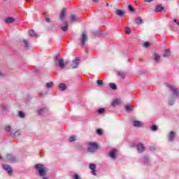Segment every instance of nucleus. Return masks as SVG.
Listing matches in <instances>:
<instances>
[{
	"instance_id": "1",
	"label": "nucleus",
	"mask_w": 179,
	"mask_h": 179,
	"mask_svg": "<svg viewBox=\"0 0 179 179\" xmlns=\"http://www.w3.org/2000/svg\"><path fill=\"white\" fill-rule=\"evenodd\" d=\"M35 169L38 171L40 177H45L48 168L44 166L42 164H37L35 165Z\"/></svg>"
},
{
	"instance_id": "2",
	"label": "nucleus",
	"mask_w": 179,
	"mask_h": 179,
	"mask_svg": "<svg viewBox=\"0 0 179 179\" xmlns=\"http://www.w3.org/2000/svg\"><path fill=\"white\" fill-rule=\"evenodd\" d=\"M55 64H58V66H59L60 69H65L66 65H68L69 64V60H66L65 62H64V59L61 58L59 59V55H56L55 56L54 59Z\"/></svg>"
},
{
	"instance_id": "3",
	"label": "nucleus",
	"mask_w": 179,
	"mask_h": 179,
	"mask_svg": "<svg viewBox=\"0 0 179 179\" xmlns=\"http://www.w3.org/2000/svg\"><path fill=\"white\" fill-rule=\"evenodd\" d=\"M87 146V150L91 153H94V152L97 151V150L100 148L99 147V144L94 142H88Z\"/></svg>"
},
{
	"instance_id": "4",
	"label": "nucleus",
	"mask_w": 179,
	"mask_h": 179,
	"mask_svg": "<svg viewBox=\"0 0 179 179\" xmlns=\"http://www.w3.org/2000/svg\"><path fill=\"white\" fill-rule=\"evenodd\" d=\"M6 161L10 162V163H17L19 158L12 154H8L6 155Z\"/></svg>"
},
{
	"instance_id": "5",
	"label": "nucleus",
	"mask_w": 179,
	"mask_h": 179,
	"mask_svg": "<svg viewBox=\"0 0 179 179\" xmlns=\"http://www.w3.org/2000/svg\"><path fill=\"white\" fill-rule=\"evenodd\" d=\"M165 86H166L167 87H169V89H171L173 93V94H175L176 96V97H179V92L177 88H176V87L169 84V83H165Z\"/></svg>"
},
{
	"instance_id": "6",
	"label": "nucleus",
	"mask_w": 179,
	"mask_h": 179,
	"mask_svg": "<svg viewBox=\"0 0 179 179\" xmlns=\"http://www.w3.org/2000/svg\"><path fill=\"white\" fill-rule=\"evenodd\" d=\"M80 44L83 47L85 45L86 42L87 41V34L86 32H83L81 38H80Z\"/></svg>"
},
{
	"instance_id": "7",
	"label": "nucleus",
	"mask_w": 179,
	"mask_h": 179,
	"mask_svg": "<svg viewBox=\"0 0 179 179\" xmlns=\"http://www.w3.org/2000/svg\"><path fill=\"white\" fill-rule=\"evenodd\" d=\"M66 15V8H63L59 15V19L62 22L65 20V16Z\"/></svg>"
},
{
	"instance_id": "8",
	"label": "nucleus",
	"mask_w": 179,
	"mask_h": 179,
	"mask_svg": "<svg viewBox=\"0 0 179 179\" xmlns=\"http://www.w3.org/2000/svg\"><path fill=\"white\" fill-rule=\"evenodd\" d=\"M109 156L111 157L113 160H115L117 159V150L113 149L109 152Z\"/></svg>"
},
{
	"instance_id": "9",
	"label": "nucleus",
	"mask_w": 179,
	"mask_h": 179,
	"mask_svg": "<svg viewBox=\"0 0 179 179\" xmlns=\"http://www.w3.org/2000/svg\"><path fill=\"white\" fill-rule=\"evenodd\" d=\"M115 14L120 17H124V16H125V11L124 10L117 9L115 10Z\"/></svg>"
},
{
	"instance_id": "10",
	"label": "nucleus",
	"mask_w": 179,
	"mask_h": 179,
	"mask_svg": "<svg viewBox=\"0 0 179 179\" xmlns=\"http://www.w3.org/2000/svg\"><path fill=\"white\" fill-rule=\"evenodd\" d=\"M78 65H79V57H77L73 61V64H71L72 69H75L76 68H78Z\"/></svg>"
},
{
	"instance_id": "11",
	"label": "nucleus",
	"mask_w": 179,
	"mask_h": 179,
	"mask_svg": "<svg viewBox=\"0 0 179 179\" xmlns=\"http://www.w3.org/2000/svg\"><path fill=\"white\" fill-rule=\"evenodd\" d=\"M89 167L90 170H92V174H93V176H96L97 174L96 173V164H90Z\"/></svg>"
},
{
	"instance_id": "12",
	"label": "nucleus",
	"mask_w": 179,
	"mask_h": 179,
	"mask_svg": "<svg viewBox=\"0 0 179 179\" xmlns=\"http://www.w3.org/2000/svg\"><path fill=\"white\" fill-rule=\"evenodd\" d=\"M3 169H4V170H6V171H8V174H12V168L10 167V166L8 165V164H3L2 165Z\"/></svg>"
},
{
	"instance_id": "13",
	"label": "nucleus",
	"mask_w": 179,
	"mask_h": 179,
	"mask_svg": "<svg viewBox=\"0 0 179 179\" xmlns=\"http://www.w3.org/2000/svg\"><path fill=\"white\" fill-rule=\"evenodd\" d=\"M137 150H138V153H142L145 152V146L142 143H139L137 145Z\"/></svg>"
},
{
	"instance_id": "14",
	"label": "nucleus",
	"mask_w": 179,
	"mask_h": 179,
	"mask_svg": "<svg viewBox=\"0 0 179 179\" xmlns=\"http://www.w3.org/2000/svg\"><path fill=\"white\" fill-rule=\"evenodd\" d=\"M63 31H68V21H65L61 27Z\"/></svg>"
},
{
	"instance_id": "15",
	"label": "nucleus",
	"mask_w": 179,
	"mask_h": 179,
	"mask_svg": "<svg viewBox=\"0 0 179 179\" xmlns=\"http://www.w3.org/2000/svg\"><path fill=\"white\" fill-rule=\"evenodd\" d=\"M70 19V22H71L72 23L75 22H78V16H76V15H71L69 17Z\"/></svg>"
},
{
	"instance_id": "16",
	"label": "nucleus",
	"mask_w": 179,
	"mask_h": 179,
	"mask_svg": "<svg viewBox=\"0 0 179 179\" xmlns=\"http://www.w3.org/2000/svg\"><path fill=\"white\" fill-rule=\"evenodd\" d=\"M5 22L7 24H10V23H13V22H15V18L10 17H7L5 19Z\"/></svg>"
},
{
	"instance_id": "17",
	"label": "nucleus",
	"mask_w": 179,
	"mask_h": 179,
	"mask_svg": "<svg viewBox=\"0 0 179 179\" xmlns=\"http://www.w3.org/2000/svg\"><path fill=\"white\" fill-rule=\"evenodd\" d=\"M124 108H125L126 111L129 113V112L132 111V110H134V106H132L131 105H126L124 106Z\"/></svg>"
},
{
	"instance_id": "18",
	"label": "nucleus",
	"mask_w": 179,
	"mask_h": 179,
	"mask_svg": "<svg viewBox=\"0 0 179 179\" xmlns=\"http://www.w3.org/2000/svg\"><path fill=\"white\" fill-rule=\"evenodd\" d=\"M45 111H47V108H41L38 110V115H43V114H44L45 113Z\"/></svg>"
},
{
	"instance_id": "19",
	"label": "nucleus",
	"mask_w": 179,
	"mask_h": 179,
	"mask_svg": "<svg viewBox=\"0 0 179 179\" xmlns=\"http://www.w3.org/2000/svg\"><path fill=\"white\" fill-rule=\"evenodd\" d=\"M175 136H176V133H174V131H171L169 135V140L171 142H173L174 141Z\"/></svg>"
},
{
	"instance_id": "20",
	"label": "nucleus",
	"mask_w": 179,
	"mask_h": 179,
	"mask_svg": "<svg viewBox=\"0 0 179 179\" xmlns=\"http://www.w3.org/2000/svg\"><path fill=\"white\" fill-rule=\"evenodd\" d=\"M29 34L31 37H37V34L33 29L29 31Z\"/></svg>"
},
{
	"instance_id": "21",
	"label": "nucleus",
	"mask_w": 179,
	"mask_h": 179,
	"mask_svg": "<svg viewBox=\"0 0 179 179\" xmlns=\"http://www.w3.org/2000/svg\"><path fill=\"white\" fill-rule=\"evenodd\" d=\"M164 10V7L162 6H157L155 8V12H162V10Z\"/></svg>"
},
{
	"instance_id": "22",
	"label": "nucleus",
	"mask_w": 179,
	"mask_h": 179,
	"mask_svg": "<svg viewBox=\"0 0 179 179\" xmlns=\"http://www.w3.org/2000/svg\"><path fill=\"white\" fill-rule=\"evenodd\" d=\"M117 75L120 76L122 79H125V73L122 71H117Z\"/></svg>"
},
{
	"instance_id": "23",
	"label": "nucleus",
	"mask_w": 179,
	"mask_h": 179,
	"mask_svg": "<svg viewBox=\"0 0 179 179\" xmlns=\"http://www.w3.org/2000/svg\"><path fill=\"white\" fill-rule=\"evenodd\" d=\"M59 89L62 91L66 90V85L65 83H61L59 86Z\"/></svg>"
},
{
	"instance_id": "24",
	"label": "nucleus",
	"mask_w": 179,
	"mask_h": 179,
	"mask_svg": "<svg viewBox=\"0 0 179 179\" xmlns=\"http://www.w3.org/2000/svg\"><path fill=\"white\" fill-rule=\"evenodd\" d=\"M120 103H121V101L120 99L114 100L112 103V106H113V107H115V106H118V104H120Z\"/></svg>"
},
{
	"instance_id": "25",
	"label": "nucleus",
	"mask_w": 179,
	"mask_h": 179,
	"mask_svg": "<svg viewBox=\"0 0 179 179\" xmlns=\"http://www.w3.org/2000/svg\"><path fill=\"white\" fill-rule=\"evenodd\" d=\"M154 57H155V61L158 62V61L160 59V55H159V53H154Z\"/></svg>"
},
{
	"instance_id": "26",
	"label": "nucleus",
	"mask_w": 179,
	"mask_h": 179,
	"mask_svg": "<svg viewBox=\"0 0 179 179\" xmlns=\"http://www.w3.org/2000/svg\"><path fill=\"white\" fill-rule=\"evenodd\" d=\"M109 86L110 89H113V90H117V85H115V83H109Z\"/></svg>"
},
{
	"instance_id": "27",
	"label": "nucleus",
	"mask_w": 179,
	"mask_h": 179,
	"mask_svg": "<svg viewBox=\"0 0 179 179\" xmlns=\"http://www.w3.org/2000/svg\"><path fill=\"white\" fill-rule=\"evenodd\" d=\"M169 55H170V50L169 49L165 50V53L164 55V57L169 58Z\"/></svg>"
},
{
	"instance_id": "28",
	"label": "nucleus",
	"mask_w": 179,
	"mask_h": 179,
	"mask_svg": "<svg viewBox=\"0 0 179 179\" xmlns=\"http://www.w3.org/2000/svg\"><path fill=\"white\" fill-rule=\"evenodd\" d=\"M134 127H141V122L138 120H135L133 122Z\"/></svg>"
},
{
	"instance_id": "29",
	"label": "nucleus",
	"mask_w": 179,
	"mask_h": 179,
	"mask_svg": "<svg viewBox=\"0 0 179 179\" xmlns=\"http://www.w3.org/2000/svg\"><path fill=\"white\" fill-rule=\"evenodd\" d=\"M136 23H137V24H142V17H138L136 19Z\"/></svg>"
},
{
	"instance_id": "30",
	"label": "nucleus",
	"mask_w": 179,
	"mask_h": 179,
	"mask_svg": "<svg viewBox=\"0 0 179 179\" xmlns=\"http://www.w3.org/2000/svg\"><path fill=\"white\" fill-rule=\"evenodd\" d=\"M54 86V83H46V87L48 89H51Z\"/></svg>"
},
{
	"instance_id": "31",
	"label": "nucleus",
	"mask_w": 179,
	"mask_h": 179,
	"mask_svg": "<svg viewBox=\"0 0 179 179\" xmlns=\"http://www.w3.org/2000/svg\"><path fill=\"white\" fill-rule=\"evenodd\" d=\"M69 141L70 142H75L76 141V136H71L69 137Z\"/></svg>"
},
{
	"instance_id": "32",
	"label": "nucleus",
	"mask_w": 179,
	"mask_h": 179,
	"mask_svg": "<svg viewBox=\"0 0 179 179\" xmlns=\"http://www.w3.org/2000/svg\"><path fill=\"white\" fill-rule=\"evenodd\" d=\"M22 43L25 47V48H29V42L27 40H23Z\"/></svg>"
},
{
	"instance_id": "33",
	"label": "nucleus",
	"mask_w": 179,
	"mask_h": 179,
	"mask_svg": "<svg viewBox=\"0 0 179 179\" xmlns=\"http://www.w3.org/2000/svg\"><path fill=\"white\" fill-rule=\"evenodd\" d=\"M96 134L97 135H99V136L103 135V129H96Z\"/></svg>"
},
{
	"instance_id": "34",
	"label": "nucleus",
	"mask_w": 179,
	"mask_h": 179,
	"mask_svg": "<svg viewBox=\"0 0 179 179\" xmlns=\"http://www.w3.org/2000/svg\"><path fill=\"white\" fill-rule=\"evenodd\" d=\"M124 31L127 34H131V29L129 27H126Z\"/></svg>"
},
{
	"instance_id": "35",
	"label": "nucleus",
	"mask_w": 179,
	"mask_h": 179,
	"mask_svg": "<svg viewBox=\"0 0 179 179\" xmlns=\"http://www.w3.org/2000/svg\"><path fill=\"white\" fill-rule=\"evenodd\" d=\"M143 47H145V48H149V47H150V43L149 42H145L143 43Z\"/></svg>"
},
{
	"instance_id": "36",
	"label": "nucleus",
	"mask_w": 179,
	"mask_h": 179,
	"mask_svg": "<svg viewBox=\"0 0 179 179\" xmlns=\"http://www.w3.org/2000/svg\"><path fill=\"white\" fill-rule=\"evenodd\" d=\"M96 83L98 86H103V80H96Z\"/></svg>"
},
{
	"instance_id": "37",
	"label": "nucleus",
	"mask_w": 179,
	"mask_h": 179,
	"mask_svg": "<svg viewBox=\"0 0 179 179\" xmlns=\"http://www.w3.org/2000/svg\"><path fill=\"white\" fill-rule=\"evenodd\" d=\"M128 9L130 12H135V8L132 6H128Z\"/></svg>"
},
{
	"instance_id": "38",
	"label": "nucleus",
	"mask_w": 179,
	"mask_h": 179,
	"mask_svg": "<svg viewBox=\"0 0 179 179\" xmlns=\"http://www.w3.org/2000/svg\"><path fill=\"white\" fill-rule=\"evenodd\" d=\"M10 129H11V127H10V125H6V126L5 127V131H6L7 132H10Z\"/></svg>"
},
{
	"instance_id": "39",
	"label": "nucleus",
	"mask_w": 179,
	"mask_h": 179,
	"mask_svg": "<svg viewBox=\"0 0 179 179\" xmlns=\"http://www.w3.org/2000/svg\"><path fill=\"white\" fill-rule=\"evenodd\" d=\"M19 117H20L21 118H24V113L20 111L19 112Z\"/></svg>"
},
{
	"instance_id": "40",
	"label": "nucleus",
	"mask_w": 179,
	"mask_h": 179,
	"mask_svg": "<svg viewBox=\"0 0 179 179\" xmlns=\"http://www.w3.org/2000/svg\"><path fill=\"white\" fill-rule=\"evenodd\" d=\"M104 111H105V109L103 108H99V109L98 110V113H99V114H103V113H104Z\"/></svg>"
},
{
	"instance_id": "41",
	"label": "nucleus",
	"mask_w": 179,
	"mask_h": 179,
	"mask_svg": "<svg viewBox=\"0 0 179 179\" xmlns=\"http://www.w3.org/2000/svg\"><path fill=\"white\" fill-rule=\"evenodd\" d=\"M151 129H152V131H157V126L153 125V126L151 127Z\"/></svg>"
},
{
	"instance_id": "42",
	"label": "nucleus",
	"mask_w": 179,
	"mask_h": 179,
	"mask_svg": "<svg viewBox=\"0 0 179 179\" xmlns=\"http://www.w3.org/2000/svg\"><path fill=\"white\" fill-rule=\"evenodd\" d=\"M14 136H20V132L16 131L15 133H14Z\"/></svg>"
},
{
	"instance_id": "43",
	"label": "nucleus",
	"mask_w": 179,
	"mask_h": 179,
	"mask_svg": "<svg viewBox=\"0 0 179 179\" xmlns=\"http://www.w3.org/2000/svg\"><path fill=\"white\" fill-rule=\"evenodd\" d=\"M73 179H80V178L79 177V175L75 174L73 176Z\"/></svg>"
},
{
	"instance_id": "44",
	"label": "nucleus",
	"mask_w": 179,
	"mask_h": 179,
	"mask_svg": "<svg viewBox=\"0 0 179 179\" xmlns=\"http://www.w3.org/2000/svg\"><path fill=\"white\" fill-rule=\"evenodd\" d=\"M45 21H46L48 23H50V22H51V19H50V17H46V18H45Z\"/></svg>"
},
{
	"instance_id": "45",
	"label": "nucleus",
	"mask_w": 179,
	"mask_h": 179,
	"mask_svg": "<svg viewBox=\"0 0 179 179\" xmlns=\"http://www.w3.org/2000/svg\"><path fill=\"white\" fill-rule=\"evenodd\" d=\"M143 160H144V162L146 163V162H148V157H147V156H144Z\"/></svg>"
},
{
	"instance_id": "46",
	"label": "nucleus",
	"mask_w": 179,
	"mask_h": 179,
	"mask_svg": "<svg viewBox=\"0 0 179 179\" xmlns=\"http://www.w3.org/2000/svg\"><path fill=\"white\" fill-rule=\"evenodd\" d=\"M174 104V101H169V106H173Z\"/></svg>"
},
{
	"instance_id": "47",
	"label": "nucleus",
	"mask_w": 179,
	"mask_h": 179,
	"mask_svg": "<svg viewBox=\"0 0 179 179\" xmlns=\"http://www.w3.org/2000/svg\"><path fill=\"white\" fill-rule=\"evenodd\" d=\"M156 148L155 147H150V150H155Z\"/></svg>"
},
{
	"instance_id": "48",
	"label": "nucleus",
	"mask_w": 179,
	"mask_h": 179,
	"mask_svg": "<svg viewBox=\"0 0 179 179\" xmlns=\"http://www.w3.org/2000/svg\"><path fill=\"white\" fill-rule=\"evenodd\" d=\"M145 1V2H152V1H153V0H144Z\"/></svg>"
},
{
	"instance_id": "49",
	"label": "nucleus",
	"mask_w": 179,
	"mask_h": 179,
	"mask_svg": "<svg viewBox=\"0 0 179 179\" xmlns=\"http://www.w3.org/2000/svg\"><path fill=\"white\" fill-rule=\"evenodd\" d=\"M173 22H175V23H177V24H178V20H177V19H174V20H173Z\"/></svg>"
},
{
	"instance_id": "50",
	"label": "nucleus",
	"mask_w": 179,
	"mask_h": 179,
	"mask_svg": "<svg viewBox=\"0 0 179 179\" xmlns=\"http://www.w3.org/2000/svg\"><path fill=\"white\" fill-rule=\"evenodd\" d=\"M94 2H99V0H92Z\"/></svg>"
},
{
	"instance_id": "51",
	"label": "nucleus",
	"mask_w": 179,
	"mask_h": 179,
	"mask_svg": "<svg viewBox=\"0 0 179 179\" xmlns=\"http://www.w3.org/2000/svg\"><path fill=\"white\" fill-rule=\"evenodd\" d=\"M0 76H3V75H2V73H0Z\"/></svg>"
},
{
	"instance_id": "52",
	"label": "nucleus",
	"mask_w": 179,
	"mask_h": 179,
	"mask_svg": "<svg viewBox=\"0 0 179 179\" xmlns=\"http://www.w3.org/2000/svg\"><path fill=\"white\" fill-rule=\"evenodd\" d=\"M2 159V157L0 155V159Z\"/></svg>"
},
{
	"instance_id": "53",
	"label": "nucleus",
	"mask_w": 179,
	"mask_h": 179,
	"mask_svg": "<svg viewBox=\"0 0 179 179\" xmlns=\"http://www.w3.org/2000/svg\"><path fill=\"white\" fill-rule=\"evenodd\" d=\"M43 179H48L47 178H43Z\"/></svg>"
},
{
	"instance_id": "54",
	"label": "nucleus",
	"mask_w": 179,
	"mask_h": 179,
	"mask_svg": "<svg viewBox=\"0 0 179 179\" xmlns=\"http://www.w3.org/2000/svg\"><path fill=\"white\" fill-rule=\"evenodd\" d=\"M27 2H29V0H27Z\"/></svg>"
},
{
	"instance_id": "55",
	"label": "nucleus",
	"mask_w": 179,
	"mask_h": 179,
	"mask_svg": "<svg viewBox=\"0 0 179 179\" xmlns=\"http://www.w3.org/2000/svg\"><path fill=\"white\" fill-rule=\"evenodd\" d=\"M107 6H108V3H107Z\"/></svg>"
}]
</instances>
